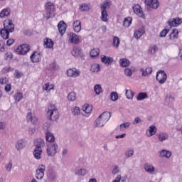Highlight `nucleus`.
I'll use <instances>...</instances> for the list:
<instances>
[{"instance_id":"29","label":"nucleus","mask_w":182,"mask_h":182,"mask_svg":"<svg viewBox=\"0 0 182 182\" xmlns=\"http://www.w3.org/2000/svg\"><path fill=\"white\" fill-rule=\"evenodd\" d=\"M119 65L122 68H127L128 66H130V60L126 58L120 59Z\"/></svg>"},{"instance_id":"50","label":"nucleus","mask_w":182,"mask_h":182,"mask_svg":"<svg viewBox=\"0 0 182 182\" xmlns=\"http://www.w3.org/2000/svg\"><path fill=\"white\" fill-rule=\"evenodd\" d=\"M110 97L112 102H117L119 100V95L116 92H112L110 93Z\"/></svg>"},{"instance_id":"37","label":"nucleus","mask_w":182,"mask_h":182,"mask_svg":"<svg viewBox=\"0 0 182 182\" xmlns=\"http://www.w3.org/2000/svg\"><path fill=\"white\" fill-rule=\"evenodd\" d=\"M14 100H16V102L18 103L20 101H21L22 99H23V94H22V92H16L14 95Z\"/></svg>"},{"instance_id":"4","label":"nucleus","mask_w":182,"mask_h":182,"mask_svg":"<svg viewBox=\"0 0 182 182\" xmlns=\"http://www.w3.org/2000/svg\"><path fill=\"white\" fill-rule=\"evenodd\" d=\"M58 144L50 143L47 148V154L49 157H53L56 154L58 150Z\"/></svg>"},{"instance_id":"39","label":"nucleus","mask_w":182,"mask_h":182,"mask_svg":"<svg viewBox=\"0 0 182 182\" xmlns=\"http://www.w3.org/2000/svg\"><path fill=\"white\" fill-rule=\"evenodd\" d=\"M149 98V95H147L146 92H139L137 95L136 100L138 101L140 100H144V99H148Z\"/></svg>"},{"instance_id":"56","label":"nucleus","mask_w":182,"mask_h":182,"mask_svg":"<svg viewBox=\"0 0 182 182\" xmlns=\"http://www.w3.org/2000/svg\"><path fill=\"white\" fill-rule=\"evenodd\" d=\"M48 178L51 180V181H54V180L56 178V173L52 171H50L48 173Z\"/></svg>"},{"instance_id":"51","label":"nucleus","mask_w":182,"mask_h":182,"mask_svg":"<svg viewBox=\"0 0 182 182\" xmlns=\"http://www.w3.org/2000/svg\"><path fill=\"white\" fill-rule=\"evenodd\" d=\"M68 98L70 102H75V100H76V93L73 92H70L68 94Z\"/></svg>"},{"instance_id":"47","label":"nucleus","mask_w":182,"mask_h":182,"mask_svg":"<svg viewBox=\"0 0 182 182\" xmlns=\"http://www.w3.org/2000/svg\"><path fill=\"white\" fill-rule=\"evenodd\" d=\"M102 11H107V9H109L110 8V5L109 4V1H105L100 6Z\"/></svg>"},{"instance_id":"42","label":"nucleus","mask_w":182,"mask_h":182,"mask_svg":"<svg viewBox=\"0 0 182 182\" xmlns=\"http://www.w3.org/2000/svg\"><path fill=\"white\" fill-rule=\"evenodd\" d=\"M93 109V107L89 105L88 104H85L82 106V110L85 113H90Z\"/></svg>"},{"instance_id":"44","label":"nucleus","mask_w":182,"mask_h":182,"mask_svg":"<svg viewBox=\"0 0 182 182\" xmlns=\"http://www.w3.org/2000/svg\"><path fill=\"white\" fill-rule=\"evenodd\" d=\"M158 137L159 141H164L168 139V134L167 133H161Z\"/></svg>"},{"instance_id":"8","label":"nucleus","mask_w":182,"mask_h":182,"mask_svg":"<svg viewBox=\"0 0 182 182\" xmlns=\"http://www.w3.org/2000/svg\"><path fill=\"white\" fill-rule=\"evenodd\" d=\"M4 29L10 33L15 31V25H14V23L11 19H7L4 21Z\"/></svg>"},{"instance_id":"32","label":"nucleus","mask_w":182,"mask_h":182,"mask_svg":"<svg viewBox=\"0 0 182 182\" xmlns=\"http://www.w3.org/2000/svg\"><path fill=\"white\" fill-rule=\"evenodd\" d=\"M53 89H55L53 84L46 83L43 85V90H46V92H50V90H53Z\"/></svg>"},{"instance_id":"13","label":"nucleus","mask_w":182,"mask_h":182,"mask_svg":"<svg viewBox=\"0 0 182 182\" xmlns=\"http://www.w3.org/2000/svg\"><path fill=\"white\" fill-rule=\"evenodd\" d=\"M113 58L101 55V62L105 65H112L113 63Z\"/></svg>"},{"instance_id":"55","label":"nucleus","mask_w":182,"mask_h":182,"mask_svg":"<svg viewBox=\"0 0 182 182\" xmlns=\"http://www.w3.org/2000/svg\"><path fill=\"white\" fill-rule=\"evenodd\" d=\"M72 113L73 116H78V114H80V108H79V107H75L72 109Z\"/></svg>"},{"instance_id":"64","label":"nucleus","mask_w":182,"mask_h":182,"mask_svg":"<svg viewBox=\"0 0 182 182\" xmlns=\"http://www.w3.org/2000/svg\"><path fill=\"white\" fill-rule=\"evenodd\" d=\"M174 19H175V22H176L177 26H178V25H181L182 18L177 17V18H175Z\"/></svg>"},{"instance_id":"31","label":"nucleus","mask_w":182,"mask_h":182,"mask_svg":"<svg viewBox=\"0 0 182 182\" xmlns=\"http://www.w3.org/2000/svg\"><path fill=\"white\" fill-rule=\"evenodd\" d=\"M25 141H23V139H20L18 141H17L16 144V150H21V149H23V147H25Z\"/></svg>"},{"instance_id":"63","label":"nucleus","mask_w":182,"mask_h":182,"mask_svg":"<svg viewBox=\"0 0 182 182\" xmlns=\"http://www.w3.org/2000/svg\"><path fill=\"white\" fill-rule=\"evenodd\" d=\"M119 171H120V170L119 169V167L117 166H115L112 171V174H119Z\"/></svg>"},{"instance_id":"21","label":"nucleus","mask_w":182,"mask_h":182,"mask_svg":"<svg viewBox=\"0 0 182 182\" xmlns=\"http://www.w3.org/2000/svg\"><path fill=\"white\" fill-rule=\"evenodd\" d=\"M144 170L146 173H149V174H154V171H156V168L151 164H146L144 165Z\"/></svg>"},{"instance_id":"30","label":"nucleus","mask_w":182,"mask_h":182,"mask_svg":"<svg viewBox=\"0 0 182 182\" xmlns=\"http://www.w3.org/2000/svg\"><path fill=\"white\" fill-rule=\"evenodd\" d=\"M95 123L97 127H103V126L106 124V122L102 117H100V116H99L98 118L96 119Z\"/></svg>"},{"instance_id":"10","label":"nucleus","mask_w":182,"mask_h":182,"mask_svg":"<svg viewBox=\"0 0 182 182\" xmlns=\"http://www.w3.org/2000/svg\"><path fill=\"white\" fill-rule=\"evenodd\" d=\"M146 33V28L144 26H141V28L134 31V38L135 39H140Z\"/></svg>"},{"instance_id":"25","label":"nucleus","mask_w":182,"mask_h":182,"mask_svg":"<svg viewBox=\"0 0 182 182\" xmlns=\"http://www.w3.org/2000/svg\"><path fill=\"white\" fill-rule=\"evenodd\" d=\"M159 156L170 159V157H171V151L163 149L159 151Z\"/></svg>"},{"instance_id":"45","label":"nucleus","mask_w":182,"mask_h":182,"mask_svg":"<svg viewBox=\"0 0 182 182\" xmlns=\"http://www.w3.org/2000/svg\"><path fill=\"white\" fill-rule=\"evenodd\" d=\"M132 124L130 122H125V123H123L120 126H119V130H121V132H124V129H129V127H130V125Z\"/></svg>"},{"instance_id":"5","label":"nucleus","mask_w":182,"mask_h":182,"mask_svg":"<svg viewBox=\"0 0 182 182\" xmlns=\"http://www.w3.org/2000/svg\"><path fill=\"white\" fill-rule=\"evenodd\" d=\"M156 78L160 85H164L166 80H167V74H166L164 70H159L156 73Z\"/></svg>"},{"instance_id":"46","label":"nucleus","mask_w":182,"mask_h":182,"mask_svg":"<svg viewBox=\"0 0 182 182\" xmlns=\"http://www.w3.org/2000/svg\"><path fill=\"white\" fill-rule=\"evenodd\" d=\"M157 50H159V47L157 46L154 45V46L149 47V53H151V55H154V53H156V52H157Z\"/></svg>"},{"instance_id":"22","label":"nucleus","mask_w":182,"mask_h":182,"mask_svg":"<svg viewBox=\"0 0 182 182\" xmlns=\"http://www.w3.org/2000/svg\"><path fill=\"white\" fill-rule=\"evenodd\" d=\"M73 25L75 32L79 33V31L82 30V23H80V21L77 20L74 21Z\"/></svg>"},{"instance_id":"36","label":"nucleus","mask_w":182,"mask_h":182,"mask_svg":"<svg viewBox=\"0 0 182 182\" xmlns=\"http://www.w3.org/2000/svg\"><path fill=\"white\" fill-rule=\"evenodd\" d=\"M9 15H11V9H4L0 13V18H5V16H9Z\"/></svg>"},{"instance_id":"12","label":"nucleus","mask_w":182,"mask_h":182,"mask_svg":"<svg viewBox=\"0 0 182 182\" xmlns=\"http://www.w3.org/2000/svg\"><path fill=\"white\" fill-rule=\"evenodd\" d=\"M67 74L70 77H77L80 76V71L76 68H70L67 70Z\"/></svg>"},{"instance_id":"17","label":"nucleus","mask_w":182,"mask_h":182,"mask_svg":"<svg viewBox=\"0 0 182 182\" xmlns=\"http://www.w3.org/2000/svg\"><path fill=\"white\" fill-rule=\"evenodd\" d=\"M71 53L73 56H74L75 58H80V57H82L83 55V53L82 52V49L77 47H73Z\"/></svg>"},{"instance_id":"34","label":"nucleus","mask_w":182,"mask_h":182,"mask_svg":"<svg viewBox=\"0 0 182 182\" xmlns=\"http://www.w3.org/2000/svg\"><path fill=\"white\" fill-rule=\"evenodd\" d=\"M177 38H178V30L173 29L169 36V39H171V41H174L175 39H177Z\"/></svg>"},{"instance_id":"41","label":"nucleus","mask_w":182,"mask_h":182,"mask_svg":"<svg viewBox=\"0 0 182 182\" xmlns=\"http://www.w3.org/2000/svg\"><path fill=\"white\" fill-rule=\"evenodd\" d=\"M91 72H100V65L97 64V63H94L91 65V69H90Z\"/></svg>"},{"instance_id":"14","label":"nucleus","mask_w":182,"mask_h":182,"mask_svg":"<svg viewBox=\"0 0 182 182\" xmlns=\"http://www.w3.org/2000/svg\"><path fill=\"white\" fill-rule=\"evenodd\" d=\"M174 103V97L171 95H167L165 98V105L168 106V107H173Z\"/></svg>"},{"instance_id":"54","label":"nucleus","mask_w":182,"mask_h":182,"mask_svg":"<svg viewBox=\"0 0 182 182\" xmlns=\"http://www.w3.org/2000/svg\"><path fill=\"white\" fill-rule=\"evenodd\" d=\"M75 174H76V176H86V169L81 168L80 170L75 171Z\"/></svg>"},{"instance_id":"9","label":"nucleus","mask_w":182,"mask_h":182,"mask_svg":"<svg viewBox=\"0 0 182 182\" xmlns=\"http://www.w3.org/2000/svg\"><path fill=\"white\" fill-rule=\"evenodd\" d=\"M144 4L152 9H158L160 6V1L159 0H145Z\"/></svg>"},{"instance_id":"60","label":"nucleus","mask_w":182,"mask_h":182,"mask_svg":"<svg viewBox=\"0 0 182 182\" xmlns=\"http://www.w3.org/2000/svg\"><path fill=\"white\" fill-rule=\"evenodd\" d=\"M141 122H143V120H141L140 117H136L134 121L132 122V124L134 125L139 124V123H141Z\"/></svg>"},{"instance_id":"58","label":"nucleus","mask_w":182,"mask_h":182,"mask_svg":"<svg viewBox=\"0 0 182 182\" xmlns=\"http://www.w3.org/2000/svg\"><path fill=\"white\" fill-rule=\"evenodd\" d=\"M124 75L128 76V77H131V76L133 75V71H132V69L130 68H126L124 70Z\"/></svg>"},{"instance_id":"20","label":"nucleus","mask_w":182,"mask_h":182,"mask_svg":"<svg viewBox=\"0 0 182 182\" xmlns=\"http://www.w3.org/2000/svg\"><path fill=\"white\" fill-rule=\"evenodd\" d=\"M34 144L36 146V149H42V147H45V141L39 138L35 140Z\"/></svg>"},{"instance_id":"18","label":"nucleus","mask_w":182,"mask_h":182,"mask_svg":"<svg viewBox=\"0 0 182 182\" xmlns=\"http://www.w3.org/2000/svg\"><path fill=\"white\" fill-rule=\"evenodd\" d=\"M69 39L70 43H75V45H77L80 42L79 37L73 33L69 34Z\"/></svg>"},{"instance_id":"52","label":"nucleus","mask_w":182,"mask_h":182,"mask_svg":"<svg viewBox=\"0 0 182 182\" xmlns=\"http://www.w3.org/2000/svg\"><path fill=\"white\" fill-rule=\"evenodd\" d=\"M126 97L127 99L131 100L133 99V96H134V93L132 90H126Z\"/></svg>"},{"instance_id":"15","label":"nucleus","mask_w":182,"mask_h":182,"mask_svg":"<svg viewBox=\"0 0 182 182\" xmlns=\"http://www.w3.org/2000/svg\"><path fill=\"white\" fill-rule=\"evenodd\" d=\"M156 133H157V128L156 127V125L150 126L146 131V134L148 137H151V136H154Z\"/></svg>"},{"instance_id":"38","label":"nucleus","mask_w":182,"mask_h":182,"mask_svg":"<svg viewBox=\"0 0 182 182\" xmlns=\"http://www.w3.org/2000/svg\"><path fill=\"white\" fill-rule=\"evenodd\" d=\"M134 154V149L133 148H129L125 151V156L127 159H129V157H133Z\"/></svg>"},{"instance_id":"26","label":"nucleus","mask_w":182,"mask_h":182,"mask_svg":"<svg viewBox=\"0 0 182 182\" xmlns=\"http://www.w3.org/2000/svg\"><path fill=\"white\" fill-rule=\"evenodd\" d=\"M140 72L142 73V76H149V75H151L153 72V68L151 67H148L146 68L145 71L144 69L140 68Z\"/></svg>"},{"instance_id":"23","label":"nucleus","mask_w":182,"mask_h":182,"mask_svg":"<svg viewBox=\"0 0 182 182\" xmlns=\"http://www.w3.org/2000/svg\"><path fill=\"white\" fill-rule=\"evenodd\" d=\"M33 156L36 160H41L42 156V149L35 148L33 151Z\"/></svg>"},{"instance_id":"61","label":"nucleus","mask_w":182,"mask_h":182,"mask_svg":"<svg viewBox=\"0 0 182 182\" xmlns=\"http://www.w3.org/2000/svg\"><path fill=\"white\" fill-rule=\"evenodd\" d=\"M5 168L6 171L9 172L12 170V162H8L5 164Z\"/></svg>"},{"instance_id":"48","label":"nucleus","mask_w":182,"mask_h":182,"mask_svg":"<svg viewBox=\"0 0 182 182\" xmlns=\"http://www.w3.org/2000/svg\"><path fill=\"white\" fill-rule=\"evenodd\" d=\"M167 23L169 26V28H173L178 26L177 23H176V19L175 18H171L167 21Z\"/></svg>"},{"instance_id":"6","label":"nucleus","mask_w":182,"mask_h":182,"mask_svg":"<svg viewBox=\"0 0 182 182\" xmlns=\"http://www.w3.org/2000/svg\"><path fill=\"white\" fill-rule=\"evenodd\" d=\"M31 50V47L28 44H23L19 46L16 50V53L18 55H26L28 52Z\"/></svg>"},{"instance_id":"7","label":"nucleus","mask_w":182,"mask_h":182,"mask_svg":"<svg viewBox=\"0 0 182 182\" xmlns=\"http://www.w3.org/2000/svg\"><path fill=\"white\" fill-rule=\"evenodd\" d=\"M45 170H46V166L41 164L38 166V168L36 171V177L38 180H42L43 176H45Z\"/></svg>"},{"instance_id":"2","label":"nucleus","mask_w":182,"mask_h":182,"mask_svg":"<svg viewBox=\"0 0 182 182\" xmlns=\"http://www.w3.org/2000/svg\"><path fill=\"white\" fill-rule=\"evenodd\" d=\"M48 127H50V124L46 123L43 127V129L46 130V140L49 143H55V136L50 132H49V129H48Z\"/></svg>"},{"instance_id":"28","label":"nucleus","mask_w":182,"mask_h":182,"mask_svg":"<svg viewBox=\"0 0 182 182\" xmlns=\"http://www.w3.org/2000/svg\"><path fill=\"white\" fill-rule=\"evenodd\" d=\"M27 120L28 122H31L33 124H36V123H38V118H36V117L32 116V112H28L27 115Z\"/></svg>"},{"instance_id":"35","label":"nucleus","mask_w":182,"mask_h":182,"mask_svg":"<svg viewBox=\"0 0 182 182\" xmlns=\"http://www.w3.org/2000/svg\"><path fill=\"white\" fill-rule=\"evenodd\" d=\"M100 55V50L99 48H94L90 51L91 58H97Z\"/></svg>"},{"instance_id":"3","label":"nucleus","mask_w":182,"mask_h":182,"mask_svg":"<svg viewBox=\"0 0 182 182\" xmlns=\"http://www.w3.org/2000/svg\"><path fill=\"white\" fill-rule=\"evenodd\" d=\"M55 12V4L52 2H48L46 4V18L50 19L52 16V14Z\"/></svg>"},{"instance_id":"1","label":"nucleus","mask_w":182,"mask_h":182,"mask_svg":"<svg viewBox=\"0 0 182 182\" xmlns=\"http://www.w3.org/2000/svg\"><path fill=\"white\" fill-rule=\"evenodd\" d=\"M47 114L49 120L55 121L59 119V112L58 111V108H56L53 105H50L48 107Z\"/></svg>"},{"instance_id":"59","label":"nucleus","mask_w":182,"mask_h":182,"mask_svg":"<svg viewBox=\"0 0 182 182\" xmlns=\"http://www.w3.org/2000/svg\"><path fill=\"white\" fill-rule=\"evenodd\" d=\"M170 32V29L168 28H165L160 33V36L161 38H164Z\"/></svg>"},{"instance_id":"53","label":"nucleus","mask_w":182,"mask_h":182,"mask_svg":"<svg viewBox=\"0 0 182 182\" xmlns=\"http://www.w3.org/2000/svg\"><path fill=\"white\" fill-rule=\"evenodd\" d=\"M94 90H95L96 95H100V92L102 91V85H100L99 84L95 85V87H94Z\"/></svg>"},{"instance_id":"16","label":"nucleus","mask_w":182,"mask_h":182,"mask_svg":"<svg viewBox=\"0 0 182 182\" xmlns=\"http://www.w3.org/2000/svg\"><path fill=\"white\" fill-rule=\"evenodd\" d=\"M30 59L33 63H38V62H41V54L38 53V52H34L30 57Z\"/></svg>"},{"instance_id":"24","label":"nucleus","mask_w":182,"mask_h":182,"mask_svg":"<svg viewBox=\"0 0 182 182\" xmlns=\"http://www.w3.org/2000/svg\"><path fill=\"white\" fill-rule=\"evenodd\" d=\"M101 119H102L106 123L109 122L110 117H112V114L109 112H105L100 115Z\"/></svg>"},{"instance_id":"49","label":"nucleus","mask_w":182,"mask_h":182,"mask_svg":"<svg viewBox=\"0 0 182 182\" xmlns=\"http://www.w3.org/2000/svg\"><path fill=\"white\" fill-rule=\"evenodd\" d=\"M120 45V38L117 36H114L113 38V46L114 48H119V46Z\"/></svg>"},{"instance_id":"33","label":"nucleus","mask_w":182,"mask_h":182,"mask_svg":"<svg viewBox=\"0 0 182 182\" xmlns=\"http://www.w3.org/2000/svg\"><path fill=\"white\" fill-rule=\"evenodd\" d=\"M9 31L6 30V28H2L0 31L1 36L3 38V39H9Z\"/></svg>"},{"instance_id":"40","label":"nucleus","mask_w":182,"mask_h":182,"mask_svg":"<svg viewBox=\"0 0 182 182\" xmlns=\"http://www.w3.org/2000/svg\"><path fill=\"white\" fill-rule=\"evenodd\" d=\"M132 17L125 18L123 21V26H125V28H129L132 24Z\"/></svg>"},{"instance_id":"57","label":"nucleus","mask_w":182,"mask_h":182,"mask_svg":"<svg viewBox=\"0 0 182 182\" xmlns=\"http://www.w3.org/2000/svg\"><path fill=\"white\" fill-rule=\"evenodd\" d=\"M80 9L82 11H87L90 8H89V6L87 4H83L80 6Z\"/></svg>"},{"instance_id":"27","label":"nucleus","mask_w":182,"mask_h":182,"mask_svg":"<svg viewBox=\"0 0 182 182\" xmlns=\"http://www.w3.org/2000/svg\"><path fill=\"white\" fill-rule=\"evenodd\" d=\"M44 45H46V48H48V49H52L55 43H53V41H52V39L46 38L44 39Z\"/></svg>"},{"instance_id":"62","label":"nucleus","mask_w":182,"mask_h":182,"mask_svg":"<svg viewBox=\"0 0 182 182\" xmlns=\"http://www.w3.org/2000/svg\"><path fill=\"white\" fill-rule=\"evenodd\" d=\"M5 59L6 60H11L14 56L12 55L11 53H7L5 54Z\"/></svg>"},{"instance_id":"43","label":"nucleus","mask_w":182,"mask_h":182,"mask_svg":"<svg viewBox=\"0 0 182 182\" xmlns=\"http://www.w3.org/2000/svg\"><path fill=\"white\" fill-rule=\"evenodd\" d=\"M107 16H109L107 11H102L101 21H102V22H108L109 19H107Z\"/></svg>"},{"instance_id":"19","label":"nucleus","mask_w":182,"mask_h":182,"mask_svg":"<svg viewBox=\"0 0 182 182\" xmlns=\"http://www.w3.org/2000/svg\"><path fill=\"white\" fill-rule=\"evenodd\" d=\"M58 28L60 35L63 36L66 32V23H65V21H60Z\"/></svg>"},{"instance_id":"11","label":"nucleus","mask_w":182,"mask_h":182,"mask_svg":"<svg viewBox=\"0 0 182 182\" xmlns=\"http://www.w3.org/2000/svg\"><path fill=\"white\" fill-rule=\"evenodd\" d=\"M133 11L134 13L137 15V16H139V18H144V13H143V9L140 5L136 4L133 6Z\"/></svg>"}]
</instances>
